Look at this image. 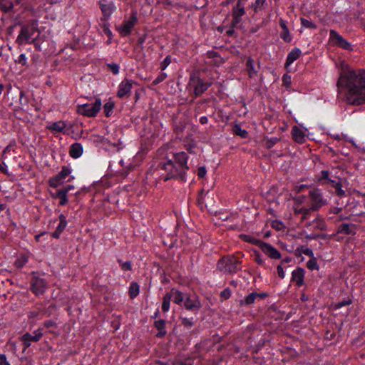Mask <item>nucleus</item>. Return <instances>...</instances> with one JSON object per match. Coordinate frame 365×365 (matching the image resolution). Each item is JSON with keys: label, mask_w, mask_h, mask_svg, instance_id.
Here are the masks:
<instances>
[{"label": "nucleus", "mask_w": 365, "mask_h": 365, "mask_svg": "<svg viewBox=\"0 0 365 365\" xmlns=\"http://www.w3.org/2000/svg\"><path fill=\"white\" fill-rule=\"evenodd\" d=\"M337 87L339 91L344 94L349 103H365V69H353L342 62Z\"/></svg>", "instance_id": "nucleus-1"}, {"label": "nucleus", "mask_w": 365, "mask_h": 365, "mask_svg": "<svg viewBox=\"0 0 365 365\" xmlns=\"http://www.w3.org/2000/svg\"><path fill=\"white\" fill-rule=\"evenodd\" d=\"M36 32H39L38 23L37 20H33L29 24L21 27L16 42L19 45L34 43L37 46L36 43L37 37L34 36Z\"/></svg>", "instance_id": "nucleus-2"}, {"label": "nucleus", "mask_w": 365, "mask_h": 365, "mask_svg": "<svg viewBox=\"0 0 365 365\" xmlns=\"http://www.w3.org/2000/svg\"><path fill=\"white\" fill-rule=\"evenodd\" d=\"M217 268L225 273H235L240 270L239 261L235 257H224L217 262Z\"/></svg>", "instance_id": "nucleus-3"}, {"label": "nucleus", "mask_w": 365, "mask_h": 365, "mask_svg": "<svg viewBox=\"0 0 365 365\" xmlns=\"http://www.w3.org/2000/svg\"><path fill=\"white\" fill-rule=\"evenodd\" d=\"M102 102L96 98L94 102L78 105L77 112L86 117H95L101 109Z\"/></svg>", "instance_id": "nucleus-4"}, {"label": "nucleus", "mask_w": 365, "mask_h": 365, "mask_svg": "<svg viewBox=\"0 0 365 365\" xmlns=\"http://www.w3.org/2000/svg\"><path fill=\"white\" fill-rule=\"evenodd\" d=\"M163 168L168 173L164 178L165 181L171 178H180L182 180H185L186 173L180 170L174 161L168 160L163 165Z\"/></svg>", "instance_id": "nucleus-5"}, {"label": "nucleus", "mask_w": 365, "mask_h": 365, "mask_svg": "<svg viewBox=\"0 0 365 365\" xmlns=\"http://www.w3.org/2000/svg\"><path fill=\"white\" fill-rule=\"evenodd\" d=\"M329 41L332 46H336L347 51L353 50L351 44L335 30H330Z\"/></svg>", "instance_id": "nucleus-6"}, {"label": "nucleus", "mask_w": 365, "mask_h": 365, "mask_svg": "<svg viewBox=\"0 0 365 365\" xmlns=\"http://www.w3.org/2000/svg\"><path fill=\"white\" fill-rule=\"evenodd\" d=\"M43 336V331L41 329H38L35 330L33 334L25 333L20 337V340L22 341L23 345L24 346V349L29 348L31 342H37Z\"/></svg>", "instance_id": "nucleus-7"}, {"label": "nucleus", "mask_w": 365, "mask_h": 365, "mask_svg": "<svg viewBox=\"0 0 365 365\" xmlns=\"http://www.w3.org/2000/svg\"><path fill=\"white\" fill-rule=\"evenodd\" d=\"M48 284L46 280L37 276H34L31 281V289L36 295L43 294Z\"/></svg>", "instance_id": "nucleus-8"}, {"label": "nucleus", "mask_w": 365, "mask_h": 365, "mask_svg": "<svg viewBox=\"0 0 365 365\" xmlns=\"http://www.w3.org/2000/svg\"><path fill=\"white\" fill-rule=\"evenodd\" d=\"M309 196L312 200L311 209L317 210L327 203L319 189H314L309 191Z\"/></svg>", "instance_id": "nucleus-9"}, {"label": "nucleus", "mask_w": 365, "mask_h": 365, "mask_svg": "<svg viewBox=\"0 0 365 365\" xmlns=\"http://www.w3.org/2000/svg\"><path fill=\"white\" fill-rule=\"evenodd\" d=\"M138 21V19L135 13H132L130 19L127 21H125L122 25L119 26L117 28V30L119 31L120 34L123 36H128L134 26Z\"/></svg>", "instance_id": "nucleus-10"}, {"label": "nucleus", "mask_w": 365, "mask_h": 365, "mask_svg": "<svg viewBox=\"0 0 365 365\" xmlns=\"http://www.w3.org/2000/svg\"><path fill=\"white\" fill-rule=\"evenodd\" d=\"M72 170L68 166H63L61 170L49 180L50 185L56 187L71 173Z\"/></svg>", "instance_id": "nucleus-11"}, {"label": "nucleus", "mask_w": 365, "mask_h": 365, "mask_svg": "<svg viewBox=\"0 0 365 365\" xmlns=\"http://www.w3.org/2000/svg\"><path fill=\"white\" fill-rule=\"evenodd\" d=\"M134 83H135V82L133 80H130V79L123 80L118 86L117 96L119 98H123L125 96H127L131 91L133 85Z\"/></svg>", "instance_id": "nucleus-12"}, {"label": "nucleus", "mask_w": 365, "mask_h": 365, "mask_svg": "<svg viewBox=\"0 0 365 365\" xmlns=\"http://www.w3.org/2000/svg\"><path fill=\"white\" fill-rule=\"evenodd\" d=\"M188 157L185 152H179L174 154V162L179 167L180 170L186 171L189 169L187 166Z\"/></svg>", "instance_id": "nucleus-13"}, {"label": "nucleus", "mask_w": 365, "mask_h": 365, "mask_svg": "<svg viewBox=\"0 0 365 365\" xmlns=\"http://www.w3.org/2000/svg\"><path fill=\"white\" fill-rule=\"evenodd\" d=\"M260 249L267 256L271 259H278L282 257L280 252L270 244L263 242V244H261Z\"/></svg>", "instance_id": "nucleus-14"}, {"label": "nucleus", "mask_w": 365, "mask_h": 365, "mask_svg": "<svg viewBox=\"0 0 365 365\" xmlns=\"http://www.w3.org/2000/svg\"><path fill=\"white\" fill-rule=\"evenodd\" d=\"M99 4L101 11L106 19H108L115 10V4L111 1L101 0Z\"/></svg>", "instance_id": "nucleus-15"}, {"label": "nucleus", "mask_w": 365, "mask_h": 365, "mask_svg": "<svg viewBox=\"0 0 365 365\" xmlns=\"http://www.w3.org/2000/svg\"><path fill=\"white\" fill-rule=\"evenodd\" d=\"M305 271L301 267L294 269L292 273V280L296 283L298 287L304 284Z\"/></svg>", "instance_id": "nucleus-16"}, {"label": "nucleus", "mask_w": 365, "mask_h": 365, "mask_svg": "<svg viewBox=\"0 0 365 365\" xmlns=\"http://www.w3.org/2000/svg\"><path fill=\"white\" fill-rule=\"evenodd\" d=\"M246 68L248 73V76L250 78H253L257 76L259 66L255 63L254 60L250 57L247 59L246 63Z\"/></svg>", "instance_id": "nucleus-17"}, {"label": "nucleus", "mask_w": 365, "mask_h": 365, "mask_svg": "<svg viewBox=\"0 0 365 365\" xmlns=\"http://www.w3.org/2000/svg\"><path fill=\"white\" fill-rule=\"evenodd\" d=\"M292 135L294 140L297 143H304L306 140L304 132L299 127L294 126L292 129Z\"/></svg>", "instance_id": "nucleus-18"}, {"label": "nucleus", "mask_w": 365, "mask_h": 365, "mask_svg": "<svg viewBox=\"0 0 365 365\" xmlns=\"http://www.w3.org/2000/svg\"><path fill=\"white\" fill-rule=\"evenodd\" d=\"M302 54V51L298 48L292 49L287 55L285 68H288L291 64L294 63L297 59L299 58Z\"/></svg>", "instance_id": "nucleus-19"}, {"label": "nucleus", "mask_w": 365, "mask_h": 365, "mask_svg": "<svg viewBox=\"0 0 365 365\" xmlns=\"http://www.w3.org/2000/svg\"><path fill=\"white\" fill-rule=\"evenodd\" d=\"M210 86V83H205L202 79L197 78L196 79L194 93L196 96H200L202 93H204Z\"/></svg>", "instance_id": "nucleus-20"}, {"label": "nucleus", "mask_w": 365, "mask_h": 365, "mask_svg": "<svg viewBox=\"0 0 365 365\" xmlns=\"http://www.w3.org/2000/svg\"><path fill=\"white\" fill-rule=\"evenodd\" d=\"M246 1L247 0H237V5L233 10V16L236 20H238V19L245 14L244 4Z\"/></svg>", "instance_id": "nucleus-21"}, {"label": "nucleus", "mask_w": 365, "mask_h": 365, "mask_svg": "<svg viewBox=\"0 0 365 365\" xmlns=\"http://www.w3.org/2000/svg\"><path fill=\"white\" fill-rule=\"evenodd\" d=\"M69 154L73 158H78L83 154V146L81 143H75L71 145Z\"/></svg>", "instance_id": "nucleus-22"}, {"label": "nucleus", "mask_w": 365, "mask_h": 365, "mask_svg": "<svg viewBox=\"0 0 365 365\" xmlns=\"http://www.w3.org/2000/svg\"><path fill=\"white\" fill-rule=\"evenodd\" d=\"M66 127L65 121L59 120L57 122L52 123L47 126V128L54 133H62L64 131Z\"/></svg>", "instance_id": "nucleus-23"}, {"label": "nucleus", "mask_w": 365, "mask_h": 365, "mask_svg": "<svg viewBox=\"0 0 365 365\" xmlns=\"http://www.w3.org/2000/svg\"><path fill=\"white\" fill-rule=\"evenodd\" d=\"M168 293L170 294V298L177 304H181L184 300V294L178 290L172 289L170 292Z\"/></svg>", "instance_id": "nucleus-24"}, {"label": "nucleus", "mask_w": 365, "mask_h": 365, "mask_svg": "<svg viewBox=\"0 0 365 365\" xmlns=\"http://www.w3.org/2000/svg\"><path fill=\"white\" fill-rule=\"evenodd\" d=\"M155 327L159 330V332L156 334L158 337H163L166 334L165 330V322L163 319H159L155 322Z\"/></svg>", "instance_id": "nucleus-25"}, {"label": "nucleus", "mask_w": 365, "mask_h": 365, "mask_svg": "<svg viewBox=\"0 0 365 365\" xmlns=\"http://www.w3.org/2000/svg\"><path fill=\"white\" fill-rule=\"evenodd\" d=\"M339 232L347 235L354 234L355 227L353 224L344 223L339 227Z\"/></svg>", "instance_id": "nucleus-26"}, {"label": "nucleus", "mask_w": 365, "mask_h": 365, "mask_svg": "<svg viewBox=\"0 0 365 365\" xmlns=\"http://www.w3.org/2000/svg\"><path fill=\"white\" fill-rule=\"evenodd\" d=\"M241 237L245 242L255 245L258 246L259 248L261 247V244H263V242H264L250 235H241Z\"/></svg>", "instance_id": "nucleus-27"}, {"label": "nucleus", "mask_w": 365, "mask_h": 365, "mask_svg": "<svg viewBox=\"0 0 365 365\" xmlns=\"http://www.w3.org/2000/svg\"><path fill=\"white\" fill-rule=\"evenodd\" d=\"M184 305L185 307L189 310L198 309L200 307L199 303L196 300L191 299L190 297L186 298Z\"/></svg>", "instance_id": "nucleus-28"}, {"label": "nucleus", "mask_w": 365, "mask_h": 365, "mask_svg": "<svg viewBox=\"0 0 365 365\" xmlns=\"http://www.w3.org/2000/svg\"><path fill=\"white\" fill-rule=\"evenodd\" d=\"M140 292V287L136 282H132L129 287V294L130 298L136 297Z\"/></svg>", "instance_id": "nucleus-29"}, {"label": "nucleus", "mask_w": 365, "mask_h": 365, "mask_svg": "<svg viewBox=\"0 0 365 365\" xmlns=\"http://www.w3.org/2000/svg\"><path fill=\"white\" fill-rule=\"evenodd\" d=\"M29 261V257L25 255H20L15 262L17 268L23 267Z\"/></svg>", "instance_id": "nucleus-30"}, {"label": "nucleus", "mask_w": 365, "mask_h": 365, "mask_svg": "<svg viewBox=\"0 0 365 365\" xmlns=\"http://www.w3.org/2000/svg\"><path fill=\"white\" fill-rule=\"evenodd\" d=\"M56 196L60 199L59 204L61 205H65L68 202L66 190H58Z\"/></svg>", "instance_id": "nucleus-31"}, {"label": "nucleus", "mask_w": 365, "mask_h": 365, "mask_svg": "<svg viewBox=\"0 0 365 365\" xmlns=\"http://www.w3.org/2000/svg\"><path fill=\"white\" fill-rule=\"evenodd\" d=\"M171 299L170 294H168V293L164 296L162 304V309L163 312H167L169 311Z\"/></svg>", "instance_id": "nucleus-32"}, {"label": "nucleus", "mask_w": 365, "mask_h": 365, "mask_svg": "<svg viewBox=\"0 0 365 365\" xmlns=\"http://www.w3.org/2000/svg\"><path fill=\"white\" fill-rule=\"evenodd\" d=\"M113 108H114L113 102L108 101L105 103V105L103 106V110H104L106 116H107V117L110 116V115L113 113Z\"/></svg>", "instance_id": "nucleus-33"}, {"label": "nucleus", "mask_w": 365, "mask_h": 365, "mask_svg": "<svg viewBox=\"0 0 365 365\" xmlns=\"http://www.w3.org/2000/svg\"><path fill=\"white\" fill-rule=\"evenodd\" d=\"M59 220H60V222H59L58 227H56V229L63 232L67 226V221H66V216L63 214H61L59 215Z\"/></svg>", "instance_id": "nucleus-34"}, {"label": "nucleus", "mask_w": 365, "mask_h": 365, "mask_svg": "<svg viewBox=\"0 0 365 365\" xmlns=\"http://www.w3.org/2000/svg\"><path fill=\"white\" fill-rule=\"evenodd\" d=\"M301 24H302V26L304 28L312 29H317L316 24H314L312 21H311L307 19H304V18L301 19Z\"/></svg>", "instance_id": "nucleus-35"}, {"label": "nucleus", "mask_w": 365, "mask_h": 365, "mask_svg": "<svg viewBox=\"0 0 365 365\" xmlns=\"http://www.w3.org/2000/svg\"><path fill=\"white\" fill-rule=\"evenodd\" d=\"M234 132L236 135H240L242 138H246L247 136V132L245 130L242 129L239 125H235Z\"/></svg>", "instance_id": "nucleus-36"}, {"label": "nucleus", "mask_w": 365, "mask_h": 365, "mask_svg": "<svg viewBox=\"0 0 365 365\" xmlns=\"http://www.w3.org/2000/svg\"><path fill=\"white\" fill-rule=\"evenodd\" d=\"M258 296H259V294L257 293H256V292L250 293L249 295H247L245 297V299L244 300L245 304H252L255 302L256 297H258Z\"/></svg>", "instance_id": "nucleus-37"}, {"label": "nucleus", "mask_w": 365, "mask_h": 365, "mask_svg": "<svg viewBox=\"0 0 365 365\" xmlns=\"http://www.w3.org/2000/svg\"><path fill=\"white\" fill-rule=\"evenodd\" d=\"M307 266L311 270L319 269V265L317 264V261L314 257H312L307 262Z\"/></svg>", "instance_id": "nucleus-38"}, {"label": "nucleus", "mask_w": 365, "mask_h": 365, "mask_svg": "<svg viewBox=\"0 0 365 365\" xmlns=\"http://www.w3.org/2000/svg\"><path fill=\"white\" fill-rule=\"evenodd\" d=\"M280 36L285 42L287 43L290 42L292 39L288 29L282 30Z\"/></svg>", "instance_id": "nucleus-39"}, {"label": "nucleus", "mask_w": 365, "mask_h": 365, "mask_svg": "<svg viewBox=\"0 0 365 365\" xmlns=\"http://www.w3.org/2000/svg\"><path fill=\"white\" fill-rule=\"evenodd\" d=\"M167 73L165 72L160 73L157 78L153 81V85L155 86L163 82L167 78Z\"/></svg>", "instance_id": "nucleus-40"}, {"label": "nucleus", "mask_w": 365, "mask_h": 365, "mask_svg": "<svg viewBox=\"0 0 365 365\" xmlns=\"http://www.w3.org/2000/svg\"><path fill=\"white\" fill-rule=\"evenodd\" d=\"M118 262L120 263V266L123 270H124V271L131 270L132 264L130 261L123 262L122 260H118Z\"/></svg>", "instance_id": "nucleus-41"}, {"label": "nucleus", "mask_w": 365, "mask_h": 365, "mask_svg": "<svg viewBox=\"0 0 365 365\" xmlns=\"http://www.w3.org/2000/svg\"><path fill=\"white\" fill-rule=\"evenodd\" d=\"M1 4L5 11H9V10L12 9L14 7L13 3L11 1H6V0L2 1Z\"/></svg>", "instance_id": "nucleus-42"}, {"label": "nucleus", "mask_w": 365, "mask_h": 365, "mask_svg": "<svg viewBox=\"0 0 365 365\" xmlns=\"http://www.w3.org/2000/svg\"><path fill=\"white\" fill-rule=\"evenodd\" d=\"M16 63L21 64L23 66H26L27 64V58L26 56V54H20L18 59L16 60Z\"/></svg>", "instance_id": "nucleus-43"}, {"label": "nucleus", "mask_w": 365, "mask_h": 365, "mask_svg": "<svg viewBox=\"0 0 365 365\" xmlns=\"http://www.w3.org/2000/svg\"><path fill=\"white\" fill-rule=\"evenodd\" d=\"M330 181L332 182L333 185L336 187V192H337V194L340 196L344 195V191L341 189V185L338 182H336L334 180H330Z\"/></svg>", "instance_id": "nucleus-44"}, {"label": "nucleus", "mask_w": 365, "mask_h": 365, "mask_svg": "<svg viewBox=\"0 0 365 365\" xmlns=\"http://www.w3.org/2000/svg\"><path fill=\"white\" fill-rule=\"evenodd\" d=\"M171 63L170 56H167L160 63L161 70H165Z\"/></svg>", "instance_id": "nucleus-45"}, {"label": "nucleus", "mask_w": 365, "mask_h": 365, "mask_svg": "<svg viewBox=\"0 0 365 365\" xmlns=\"http://www.w3.org/2000/svg\"><path fill=\"white\" fill-rule=\"evenodd\" d=\"M181 320H182V324L186 328H191L193 326V322L190 319L184 317V318H182Z\"/></svg>", "instance_id": "nucleus-46"}, {"label": "nucleus", "mask_w": 365, "mask_h": 365, "mask_svg": "<svg viewBox=\"0 0 365 365\" xmlns=\"http://www.w3.org/2000/svg\"><path fill=\"white\" fill-rule=\"evenodd\" d=\"M108 66L113 74L116 75L119 73V66L118 64L110 63L108 64Z\"/></svg>", "instance_id": "nucleus-47"}, {"label": "nucleus", "mask_w": 365, "mask_h": 365, "mask_svg": "<svg viewBox=\"0 0 365 365\" xmlns=\"http://www.w3.org/2000/svg\"><path fill=\"white\" fill-rule=\"evenodd\" d=\"M206 173H207V170L205 166H201V167L198 168L197 175L200 178H203L206 175Z\"/></svg>", "instance_id": "nucleus-48"}, {"label": "nucleus", "mask_w": 365, "mask_h": 365, "mask_svg": "<svg viewBox=\"0 0 365 365\" xmlns=\"http://www.w3.org/2000/svg\"><path fill=\"white\" fill-rule=\"evenodd\" d=\"M231 296V291L229 288L225 289L223 291L220 293V297L227 299L230 298Z\"/></svg>", "instance_id": "nucleus-49"}, {"label": "nucleus", "mask_w": 365, "mask_h": 365, "mask_svg": "<svg viewBox=\"0 0 365 365\" xmlns=\"http://www.w3.org/2000/svg\"><path fill=\"white\" fill-rule=\"evenodd\" d=\"M272 225V227H274L278 230H282L284 227L283 224L279 221H273Z\"/></svg>", "instance_id": "nucleus-50"}, {"label": "nucleus", "mask_w": 365, "mask_h": 365, "mask_svg": "<svg viewBox=\"0 0 365 365\" xmlns=\"http://www.w3.org/2000/svg\"><path fill=\"white\" fill-rule=\"evenodd\" d=\"M0 365H10L5 354H0Z\"/></svg>", "instance_id": "nucleus-51"}, {"label": "nucleus", "mask_w": 365, "mask_h": 365, "mask_svg": "<svg viewBox=\"0 0 365 365\" xmlns=\"http://www.w3.org/2000/svg\"><path fill=\"white\" fill-rule=\"evenodd\" d=\"M185 148L190 153H194L195 149V143L187 144V145H185Z\"/></svg>", "instance_id": "nucleus-52"}, {"label": "nucleus", "mask_w": 365, "mask_h": 365, "mask_svg": "<svg viewBox=\"0 0 365 365\" xmlns=\"http://www.w3.org/2000/svg\"><path fill=\"white\" fill-rule=\"evenodd\" d=\"M277 273L280 278L283 279L285 277V272L282 267V265H279L277 267Z\"/></svg>", "instance_id": "nucleus-53"}, {"label": "nucleus", "mask_w": 365, "mask_h": 365, "mask_svg": "<svg viewBox=\"0 0 365 365\" xmlns=\"http://www.w3.org/2000/svg\"><path fill=\"white\" fill-rule=\"evenodd\" d=\"M265 1H266V0H256L255 1V9L261 8L264 5Z\"/></svg>", "instance_id": "nucleus-54"}, {"label": "nucleus", "mask_w": 365, "mask_h": 365, "mask_svg": "<svg viewBox=\"0 0 365 365\" xmlns=\"http://www.w3.org/2000/svg\"><path fill=\"white\" fill-rule=\"evenodd\" d=\"M321 174H322L321 180H330L329 179V172L328 171L322 170Z\"/></svg>", "instance_id": "nucleus-55"}, {"label": "nucleus", "mask_w": 365, "mask_h": 365, "mask_svg": "<svg viewBox=\"0 0 365 365\" xmlns=\"http://www.w3.org/2000/svg\"><path fill=\"white\" fill-rule=\"evenodd\" d=\"M255 260L256 262L260 264V265H262L264 264V260L262 259V257H260L259 252H257L256 253V257H255Z\"/></svg>", "instance_id": "nucleus-56"}, {"label": "nucleus", "mask_w": 365, "mask_h": 365, "mask_svg": "<svg viewBox=\"0 0 365 365\" xmlns=\"http://www.w3.org/2000/svg\"><path fill=\"white\" fill-rule=\"evenodd\" d=\"M351 304V301L350 300H348V301H343V302H339L336 305V308H341L344 306H346V305H348Z\"/></svg>", "instance_id": "nucleus-57"}, {"label": "nucleus", "mask_w": 365, "mask_h": 365, "mask_svg": "<svg viewBox=\"0 0 365 365\" xmlns=\"http://www.w3.org/2000/svg\"><path fill=\"white\" fill-rule=\"evenodd\" d=\"M283 82L286 85H289L291 83V78L287 75H284L282 78Z\"/></svg>", "instance_id": "nucleus-58"}, {"label": "nucleus", "mask_w": 365, "mask_h": 365, "mask_svg": "<svg viewBox=\"0 0 365 365\" xmlns=\"http://www.w3.org/2000/svg\"><path fill=\"white\" fill-rule=\"evenodd\" d=\"M0 170L4 173L6 174L8 173L7 166L4 163H0Z\"/></svg>", "instance_id": "nucleus-59"}, {"label": "nucleus", "mask_w": 365, "mask_h": 365, "mask_svg": "<svg viewBox=\"0 0 365 365\" xmlns=\"http://www.w3.org/2000/svg\"><path fill=\"white\" fill-rule=\"evenodd\" d=\"M294 212L295 213H304V215H307L309 212V210L294 208Z\"/></svg>", "instance_id": "nucleus-60"}, {"label": "nucleus", "mask_w": 365, "mask_h": 365, "mask_svg": "<svg viewBox=\"0 0 365 365\" xmlns=\"http://www.w3.org/2000/svg\"><path fill=\"white\" fill-rule=\"evenodd\" d=\"M39 314V312H37V311H33V312H31L29 314V318H32V319H34L36 317H38V315Z\"/></svg>", "instance_id": "nucleus-61"}, {"label": "nucleus", "mask_w": 365, "mask_h": 365, "mask_svg": "<svg viewBox=\"0 0 365 365\" xmlns=\"http://www.w3.org/2000/svg\"><path fill=\"white\" fill-rule=\"evenodd\" d=\"M61 231L58 230H56L53 233H52V237H54V238H58L61 234Z\"/></svg>", "instance_id": "nucleus-62"}, {"label": "nucleus", "mask_w": 365, "mask_h": 365, "mask_svg": "<svg viewBox=\"0 0 365 365\" xmlns=\"http://www.w3.org/2000/svg\"><path fill=\"white\" fill-rule=\"evenodd\" d=\"M341 211V208L340 207H333L330 210L331 213L338 214Z\"/></svg>", "instance_id": "nucleus-63"}, {"label": "nucleus", "mask_w": 365, "mask_h": 365, "mask_svg": "<svg viewBox=\"0 0 365 365\" xmlns=\"http://www.w3.org/2000/svg\"><path fill=\"white\" fill-rule=\"evenodd\" d=\"M104 32L109 36V37H111L112 36V32L109 29V28L106 26H104V29H103Z\"/></svg>", "instance_id": "nucleus-64"}]
</instances>
